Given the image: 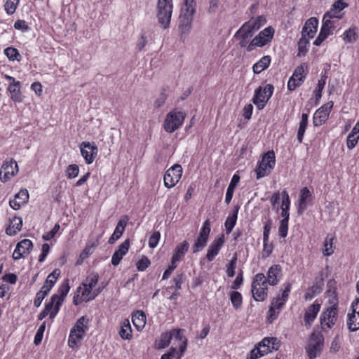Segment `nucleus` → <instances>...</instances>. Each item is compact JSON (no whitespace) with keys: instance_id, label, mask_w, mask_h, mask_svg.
Instances as JSON below:
<instances>
[{"instance_id":"f257e3e1","label":"nucleus","mask_w":359,"mask_h":359,"mask_svg":"<svg viewBox=\"0 0 359 359\" xmlns=\"http://www.w3.org/2000/svg\"><path fill=\"white\" fill-rule=\"evenodd\" d=\"M89 319L86 316L79 318L70 330L68 344L71 348L74 347L83 338L88 330Z\"/></svg>"},{"instance_id":"f03ea898","label":"nucleus","mask_w":359,"mask_h":359,"mask_svg":"<svg viewBox=\"0 0 359 359\" xmlns=\"http://www.w3.org/2000/svg\"><path fill=\"white\" fill-rule=\"evenodd\" d=\"M172 8V0L158 1L156 17L159 24L163 29H167L170 26Z\"/></svg>"},{"instance_id":"7ed1b4c3","label":"nucleus","mask_w":359,"mask_h":359,"mask_svg":"<svg viewBox=\"0 0 359 359\" xmlns=\"http://www.w3.org/2000/svg\"><path fill=\"white\" fill-rule=\"evenodd\" d=\"M267 290L268 283L264 274L262 273L256 274L251 286L253 299L257 302L264 301L267 297Z\"/></svg>"},{"instance_id":"20e7f679","label":"nucleus","mask_w":359,"mask_h":359,"mask_svg":"<svg viewBox=\"0 0 359 359\" xmlns=\"http://www.w3.org/2000/svg\"><path fill=\"white\" fill-rule=\"evenodd\" d=\"M276 164V156L273 151H269L265 153L261 161L255 170L256 172V178L259 180L265 176L269 175L273 169Z\"/></svg>"},{"instance_id":"39448f33","label":"nucleus","mask_w":359,"mask_h":359,"mask_svg":"<svg viewBox=\"0 0 359 359\" xmlns=\"http://www.w3.org/2000/svg\"><path fill=\"white\" fill-rule=\"evenodd\" d=\"M185 114L182 111L172 110L167 115L164 121L163 127L166 132L172 133L177 130L183 123Z\"/></svg>"},{"instance_id":"423d86ee","label":"nucleus","mask_w":359,"mask_h":359,"mask_svg":"<svg viewBox=\"0 0 359 359\" xmlns=\"http://www.w3.org/2000/svg\"><path fill=\"white\" fill-rule=\"evenodd\" d=\"M273 89V85L267 84L264 88L259 86L255 90L252 102L258 109H262L265 107L268 100L272 96Z\"/></svg>"},{"instance_id":"0eeeda50","label":"nucleus","mask_w":359,"mask_h":359,"mask_svg":"<svg viewBox=\"0 0 359 359\" xmlns=\"http://www.w3.org/2000/svg\"><path fill=\"white\" fill-rule=\"evenodd\" d=\"M274 29L271 27L260 32L247 46V51H252L255 46L262 47L270 42L273 38Z\"/></svg>"},{"instance_id":"6e6552de","label":"nucleus","mask_w":359,"mask_h":359,"mask_svg":"<svg viewBox=\"0 0 359 359\" xmlns=\"http://www.w3.org/2000/svg\"><path fill=\"white\" fill-rule=\"evenodd\" d=\"M308 73L307 65L304 63L298 66L294 71L292 76L290 78L287 83V88L290 90H294L300 86L304 82Z\"/></svg>"},{"instance_id":"1a4fd4ad","label":"nucleus","mask_w":359,"mask_h":359,"mask_svg":"<svg viewBox=\"0 0 359 359\" xmlns=\"http://www.w3.org/2000/svg\"><path fill=\"white\" fill-rule=\"evenodd\" d=\"M182 168L180 164L170 167L164 175V185L167 188L175 187L182 177Z\"/></svg>"},{"instance_id":"9d476101","label":"nucleus","mask_w":359,"mask_h":359,"mask_svg":"<svg viewBox=\"0 0 359 359\" xmlns=\"http://www.w3.org/2000/svg\"><path fill=\"white\" fill-rule=\"evenodd\" d=\"M183 332L184 330L182 329H174L169 332V334L171 336V341H172L173 345H175L171 349L173 351H176L177 349H179L181 352L180 355L178 356L177 359H180L181 355L184 353L187 347V340L184 336Z\"/></svg>"},{"instance_id":"9b49d317","label":"nucleus","mask_w":359,"mask_h":359,"mask_svg":"<svg viewBox=\"0 0 359 359\" xmlns=\"http://www.w3.org/2000/svg\"><path fill=\"white\" fill-rule=\"evenodd\" d=\"M210 232V222L209 219L204 222L202 228L201 229L199 236L193 245V252L196 253L206 245L208 238Z\"/></svg>"},{"instance_id":"f8f14e48","label":"nucleus","mask_w":359,"mask_h":359,"mask_svg":"<svg viewBox=\"0 0 359 359\" xmlns=\"http://www.w3.org/2000/svg\"><path fill=\"white\" fill-rule=\"evenodd\" d=\"M252 23H244L242 27L236 32L234 37L240 40L241 47H246L249 44L250 39L253 36L255 27Z\"/></svg>"},{"instance_id":"ddd939ff","label":"nucleus","mask_w":359,"mask_h":359,"mask_svg":"<svg viewBox=\"0 0 359 359\" xmlns=\"http://www.w3.org/2000/svg\"><path fill=\"white\" fill-rule=\"evenodd\" d=\"M18 171V166L13 158L5 161L0 170V180L6 182L13 177Z\"/></svg>"},{"instance_id":"4468645a","label":"nucleus","mask_w":359,"mask_h":359,"mask_svg":"<svg viewBox=\"0 0 359 359\" xmlns=\"http://www.w3.org/2000/svg\"><path fill=\"white\" fill-rule=\"evenodd\" d=\"M80 150L81 156L84 158L87 164H91L97 155V147L93 142H83L81 143Z\"/></svg>"},{"instance_id":"2eb2a0df","label":"nucleus","mask_w":359,"mask_h":359,"mask_svg":"<svg viewBox=\"0 0 359 359\" xmlns=\"http://www.w3.org/2000/svg\"><path fill=\"white\" fill-rule=\"evenodd\" d=\"M332 107L333 102H328L316 111L313 116L314 126H321L323 123L326 121L330 115Z\"/></svg>"},{"instance_id":"dca6fc26","label":"nucleus","mask_w":359,"mask_h":359,"mask_svg":"<svg viewBox=\"0 0 359 359\" xmlns=\"http://www.w3.org/2000/svg\"><path fill=\"white\" fill-rule=\"evenodd\" d=\"M338 309L336 308H327L320 316V320L323 327L326 326L330 329L336 323L337 319Z\"/></svg>"},{"instance_id":"f3484780","label":"nucleus","mask_w":359,"mask_h":359,"mask_svg":"<svg viewBox=\"0 0 359 359\" xmlns=\"http://www.w3.org/2000/svg\"><path fill=\"white\" fill-rule=\"evenodd\" d=\"M33 246L32 242L29 239H24L19 242L13 253L14 259H19L29 254Z\"/></svg>"},{"instance_id":"a211bd4d","label":"nucleus","mask_w":359,"mask_h":359,"mask_svg":"<svg viewBox=\"0 0 359 359\" xmlns=\"http://www.w3.org/2000/svg\"><path fill=\"white\" fill-rule=\"evenodd\" d=\"M312 201V195L307 187H304L301 189L300 196L299 199V204L297 208L298 215H301L306 209L309 204Z\"/></svg>"},{"instance_id":"6ab92c4d","label":"nucleus","mask_w":359,"mask_h":359,"mask_svg":"<svg viewBox=\"0 0 359 359\" xmlns=\"http://www.w3.org/2000/svg\"><path fill=\"white\" fill-rule=\"evenodd\" d=\"M128 219L129 218L126 215L123 216L119 219L113 234L109 238V244H114L117 240H118L121 238V236H122L125 231Z\"/></svg>"},{"instance_id":"aec40b11","label":"nucleus","mask_w":359,"mask_h":359,"mask_svg":"<svg viewBox=\"0 0 359 359\" xmlns=\"http://www.w3.org/2000/svg\"><path fill=\"white\" fill-rule=\"evenodd\" d=\"M62 304V299L58 298V294H53L50 298V302L45 306V309L49 311L50 318H54L60 311Z\"/></svg>"},{"instance_id":"412c9836","label":"nucleus","mask_w":359,"mask_h":359,"mask_svg":"<svg viewBox=\"0 0 359 359\" xmlns=\"http://www.w3.org/2000/svg\"><path fill=\"white\" fill-rule=\"evenodd\" d=\"M282 276V269L279 264L271 266L267 273L266 283L271 285H276Z\"/></svg>"},{"instance_id":"4be33fe9","label":"nucleus","mask_w":359,"mask_h":359,"mask_svg":"<svg viewBox=\"0 0 359 359\" xmlns=\"http://www.w3.org/2000/svg\"><path fill=\"white\" fill-rule=\"evenodd\" d=\"M318 25V20L316 18H309L304 24L302 31V35L304 37H307L308 39H311L314 36L315 34L317 32V27Z\"/></svg>"},{"instance_id":"5701e85b","label":"nucleus","mask_w":359,"mask_h":359,"mask_svg":"<svg viewBox=\"0 0 359 359\" xmlns=\"http://www.w3.org/2000/svg\"><path fill=\"white\" fill-rule=\"evenodd\" d=\"M320 309V304L316 301L312 305L308 307L304 314V322L306 327H310L311 323L316 319L318 313Z\"/></svg>"},{"instance_id":"b1692460","label":"nucleus","mask_w":359,"mask_h":359,"mask_svg":"<svg viewBox=\"0 0 359 359\" xmlns=\"http://www.w3.org/2000/svg\"><path fill=\"white\" fill-rule=\"evenodd\" d=\"M29 194L27 190H20L15 196V198L9 201L10 206L13 210H19L22 205L28 202Z\"/></svg>"},{"instance_id":"393cba45","label":"nucleus","mask_w":359,"mask_h":359,"mask_svg":"<svg viewBox=\"0 0 359 359\" xmlns=\"http://www.w3.org/2000/svg\"><path fill=\"white\" fill-rule=\"evenodd\" d=\"M130 248V241L128 239L123 242L118 249L115 251L111 257V264L117 266L123 259V257L127 254Z\"/></svg>"},{"instance_id":"a878e982","label":"nucleus","mask_w":359,"mask_h":359,"mask_svg":"<svg viewBox=\"0 0 359 359\" xmlns=\"http://www.w3.org/2000/svg\"><path fill=\"white\" fill-rule=\"evenodd\" d=\"M193 19L191 18H184V16H179V33L181 38H186L190 33L192 27Z\"/></svg>"},{"instance_id":"bb28decb","label":"nucleus","mask_w":359,"mask_h":359,"mask_svg":"<svg viewBox=\"0 0 359 359\" xmlns=\"http://www.w3.org/2000/svg\"><path fill=\"white\" fill-rule=\"evenodd\" d=\"M224 242L223 236L215 239L213 243L209 246L206 255L208 261H212L215 257L218 255L220 249L222 248Z\"/></svg>"},{"instance_id":"cd10ccee","label":"nucleus","mask_w":359,"mask_h":359,"mask_svg":"<svg viewBox=\"0 0 359 359\" xmlns=\"http://www.w3.org/2000/svg\"><path fill=\"white\" fill-rule=\"evenodd\" d=\"M99 280V275L97 273H92L87 278L88 283H83V290L82 292V297H88L91 294L92 289L95 286Z\"/></svg>"},{"instance_id":"c85d7f7f","label":"nucleus","mask_w":359,"mask_h":359,"mask_svg":"<svg viewBox=\"0 0 359 359\" xmlns=\"http://www.w3.org/2000/svg\"><path fill=\"white\" fill-rule=\"evenodd\" d=\"M196 13V2L194 0H184L180 9V16L191 18L193 19Z\"/></svg>"},{"instance_id":"c756f323","label":"nucleus","mask_w":359,"mask_h":359,"mask_svg":"<svg viewBox=\"0 0 359 359\" xmlns=\"http://www.w3.org/2000/svg\"><path fill=\"white\" fill-rule=\"evenodd\" d=\"M189 248V243L187 241H183L177 246L171 260L173 264H176L181 260L184 254L188 251Z\"/></svg>"},{"instance_id":"7c9ffc66","label":"nucleus","mask_w":359,"mask_h":359,"mask_svg":"<svg viewBox=\"0 0 359 359\" xmlns=\"http://www.w3.org/2000/svg\"><path fill=\"white\" fill-rule=\"evenodd\" d=\"M11 94V98L15 102L22 101V95L20 91V82L11 83L8 87Z\"/></svg>"},{"instance_id":"2f4dec72","label":"nucleus","mask_w":359,"mask_h":359,"mask_svg":"<svg viewBox=\"0 0 359 359\" xmlns=\"http://www.w3.org/2000/svg\"><path fill=\"white\" fill-rule=\"evenodd\" d=\"M282 195V204H281V216L283 217V219L289 220L290 217V199L288 194L286 191H283L281 194Z\"/></svg>"},{"instance_id":"473e14b6","label":"nucleus","mask_w":359,"mask_h":359,"mask_svg":"<svg viewBox=\"0 0 359 359\" xmlns=\"http://www.w3.org/2000/svg\"><path fill=\"white\" fill-rule=\"evenodd\" d=\"M132 321L137 330H142L146 324V316L143 311H137L132 316Z\"/></svg>"},{"instance_id":"72a5a7b5","label":"nucleus","mask_w":359,"mask_h":359,"mask_svg":"<svg viewBox=\"0 0 359 359\" xmlns=\"http://www.w3.org/2000/svg\"><path fill=\"white\" fill-rule=\"evenodd\" d=\"M10 225L6 229V233L8 236H14L22 229V220L21 217H14Z\"/></svg>"},{"instance_id":"f704fd0d","label":"nucleus","mask_w":359,"mask_h":359,"mask_svg":"<svg viewBox=\"0 0 359 359\" xmlns=\"http://www.w3.org/2000/svg\"><path fill=\"white\" fill-rule=\"evenodd\" d=\"M239 207L236 206L232 211V213L229 215L225 222V228L226 233H229L236 225Z\"/></svg>"},{"instance_id":"c9c22d12","label":"nucleus","mask_w":359,"mask_h":359,"mask_svg":"<svg viewBox=\"0 0 359 359\" xmlns=\"http://www.w3.org/2000/svg\"><path fill=\"white\" fill-rule=\"evenodd\" d=\"M271 63V57L268 55L262 57L252 67L255 74H259L266 69Z\"/></svg>"},{"instance_id":"e433bc0d","label":"nucleus","mask_w":359,"mask_h":359,"mask_svg":"<svg viewBox=\"0 0 359 359\" xmlns=\"http://www.w3.org/2000/svg\"><path fill=\"white\" fill-rule=\"evenodd\" d=\"M240 180V177L237 175H234L231 180L230 184L228 186L226 193V197H225V202L229 204L233 195L235 187H236L237 184L238 183Z\"/></svg>"},{"instance_id":"4c0bfd02","label":"nucleus","mask_w":359,"mask_h":359,"mask_svg":"<svg viewBox=\"0 0 359 359\" xmlns=\"http://www.w3.org/2000/svg\"><path fill=\"white\" fill-rule=\"evenodd\" d=\"M119 335L123 339L130 340L132 339V329L129 320L126 319L123 320L119 330Z\"/></svg>"},{"instance_id":"58836bf2","label":"nucleus","mask_w":359,"mask_h":359,"mask_svg":"<svg viewBox=\"0 0 359 359\" xmlns=\"http://www.w3.org/2000/svg\"><path fill=\"white\" fill-rule=\"evenodd\" d=\"M359 321L358 318V314L355 313H348V320H347V326L350 331L354 332L359 329Z\"/></svg>"},{"instance_id":"ea45409f","label":"nucleus","mask_w":359,"mask_h":359,"mask_svg":"<svg viewBox=\"0 0 359 359\" xmlns=\"http://www.w3.org/2000/svg\"><path fill=\"white\" fill-rule=\"evenodd\" d=\"M171 342V336L169 332L161 334L159 339L156 340L155 346L157 348L161 349L168 346Z\"/></svg>"},{"instance_id":"a19ab883","label":"nucleus","mask_w":359,"mask_h":359,"mask_svg":"<svg viewBox=\"0 0 359 359\" xmlns=\"http://www.w3.org/2000/svg\"><path fill=\"white\" fill-rule=\"evenodd\" d=\"M230 300L233 308L236 310L239 309L241 307L243 302V297L239 292L233 291L230 293Z\"/></svg>"},{"instance_id":"79ce46f5","label":"nucleus","mask_w":359,"mask_h":359,"mask_svg":"<svg viewBox=\"0 0 359 359\" xmlns=\"http://www.w3.org/2000/svg\"><path fill=\"white\" fill-rule=\"evenodd\" d=\"M322 346L309 342L306 348V352L310 359H314L316 358L317 354L319 353L322 350Z\"/></svg>"},{"instance_id":"37998d69","label":"nucleus","mask_w":359,"mask_h":359,"mask_svg":"<svg viewBox=\"0 0 359 359\" xmlns=\"http://www.w3.org/2000/svg\"><path fill=\"white\" fill-rule=\"evenodd\" d=\"M334 238L333 236L330 235H327V237L325 239L324 242V249H323V254L325 256L331 255L334 250L332 248V242H333Z\"/></svg>"},{"instance_id":"c03bdc74","label":"nucleus","mask_w":359,"mask_h":359,"mask_svg":"<svg viewBox=\"0 0 359 359\" xmlns=\"http://www.w3.org/2000/svg\"><path fill=\"white\" fill-rule=\"evenodd\" d=\"M70 289V286L69 285V280L65 279L64 282L61 284L60 286L57 293L56 294H58V298L62 299V302H64L65 297L68 294Z\"/></svg>"},{"instance_id":"a18cd8bd","label":"nucleus","mask_w":359,"mask_h":359,"mask_svg":"<svg viewBox=\"0 0 359 359\" xmlns=\"http://www.w3.org/2000/svg\"><path fill=\"white\" fill-rule=\"evenodd\" d=\"M269 338L265 337L258 344L257 347H260V352L262 353L261 355H265L267 353L271 352V346H270Z\"/></svg>"},{"instance_id":"49530a36","label":"nucleus","mask_w":359,"mask_h":359,"mask_svg":"<svg viewBox=\"0 0 359 359\" xmlns=\"http://www.w3.org/2000/svg\"><path fill=\"white\" fill-rule=\"evenodd\" d=\"M79 172V168L76 164H72L68 165L65 170V175L67 178L72 179L78 176Z\"/></svg>"},{"instance_id":"de8ad7c7","label":"nucleus","mask_w":359,"mask_h":359,"mask_svg":"<svg viewBox=\"0 0 359 359\" xmlns=\"http://www.w3.org/2000/svg\"><path fill=\"white\" fill-rule=\"evenodd\" d=\"M20 0H7L4 7L5 11L8 15H12L15 13Z\"/></svg>"},{"instance_id":"09e8293b","label":"nucleus","mask_w":359,"mask_h":359,"mask_svg":"<svg viewBox=\"0 0 359 359\" xmlns=\"http://www.w3.org/2000/svg\"><path fill=\"white\" fill-rule=\"evenodd\" d=\"M358 38V34L355 28H350L344 33V40L348 42H354Z\"/></svg>"},{"instance_id":"8fccbe9b","label":"nucleus","mask_w":359,"mask_h":359,"mask_svg":"<svg viewBox=\"0 0 359 359\" xmlns=\"http://www.w3.org/2000/svg\"><path fill=\"white\" fill-rule=\"evenodd\" d=\"M60 270L59 269H54L47 277L46 280V283H48L49 285H51L53 287L55 285L57 279L60 276Z\"/></svg>"},{"instance_id":"3c124183","label":"nucleus","mask_w":359,"mask_h":359,"mask_svg":"<svg viewBox=\"0 0 359 359\" xmlns=\"http://www.w3.org/2000/svg\"><path fill=\"white\" fill-rule=\"evenodd\" d=\"M5 55L8 57L10 60H19L18 57H20L18 50L13 47H8L4 50Z\"/></svg>"},{"instance_id":"603ef678","label":"nucleus","mask_w":359,"mask_h":359,"mask_svg":"<svg viewBox=\"0 0 359 359\" xmlns=\"http://www.w3.org/2000/svg\"><path fill=\"white\" fill-rule=\"evenodd\" d=\"M288 221L287 219H281L279 226V235L281 238H285L288 231Z\"/></svg>"},{"instance_id":"864d4df0","label":"nucleus","mask_w":359,"mask_h":359,"mask_svg":"<svg viewBox=\"0 0 359 359\" xmlns=\"http://www.w3.org/2000/svg\"><path fill=\"white\" fill-rule=\"evenodd\" d=\"M309 39L306 36H303L302 35V38L299 39L298 42V49H299V53L298 55H300L302 53L304 54V53L307 50L306 46L309 44Z\"/></svg>"},{"instance_id":"5fc2aeb1","label":"nucleus","mask_w":359,"mask_h":359,"mask_svg":"<svg viewBox=\"0 0 359 359\" xmlns=\"http://www.w3.org/2000/svg\"><path fill=\"white\" fill-rule=\"evenodd\" d=\"M237 257L235 255L231 260L226 269V273L229 277H233L235 275V269L236 268Z\"/></svg>"},{"instance_id":"6e6d98bb","label":"nucleus","mask_w":359,"mask_h":359,"mask_svg":"<svg viewBox=\"0 0 359 359\" xmlns=\"http://www.w3.org/2000/svg\"><path fill=\"white\" fill-rule=\"evenodd\" d=\"M150 260L144 256L137 263V269L140 271H143L150 265Z\"/></svg>"},{"instance_id":"4d7b16f0","label":"nucleus","mask_w":359,"mask_h":359,"mask_svg":"<svg viewBox=\"0 0 359 359\" xmlns=\"http://www.w3.org/2000/svg\"><path fill=\"white\" fill-rule=\"evenodd\" d=\"M330 34L325 30V29H320V32L318 36V37L316 39V40L314 41L313 42V44L315 46H320L322 42L330 35Z\"/></svg>"},{"instance_id":"13d9d810","label":"nucleus","mask_w":359,"mask_h":359,"mask_svg":"<svg viewBox=\"0 0 359 359\" xmlns=\"http://www.w3.org/2000/svg\"><path fill=\"white\" fill-rule=\"evenodd\" d=\"M252 23L251 25L255 27V31L259 29L262 25H263L265 22V18L262 16H259L256 19H251L250 20L246 22L245 23Z\"/></svg>"},{"instance_id":"bf43d9fd","label":"nucleus","mask_w":359,"mask_h":359,"mask_svg":"<svg viewBox=\"0 0 359 359\" xmlns=\"http://www.w3.org/2000/svg\"><path fill=\"white\" fill-rule=\"evenodd\" d=\"M309 342L323 346V336L319 332H313L311 335Z\"/></svg>"},{"instance_id":"052dcab7","label":"nucleus","mask_w":359,"mask_h":359,"mask_svg":"<svg viewBox=\"0 0 359 359\" xmlns=\"http://www.w3.org/2000/svg\"><path fill=\"white\" fill-rule=\"evenodd\" d=\"M359 137L353 134H349L347 137L346 144L349 149H353L358 143Z\"/></svg>"},{"instance_id":"680f3d73","label":"nucleus","mask_w":359,"mask_h":359,"mask_svg":"<svg viewBox=\"0 0 359 359\" xmlns=\"http://www.w3.org/2000/svg\"><path fill=\"white\" fill-rule=\"evenodd\" d=\"M160 236L161 235L158 231H155L153 233V234L150 236L149 241V245L150 248H154L157 246L160 239Z\"/></svg>"},{"instance_id":"e2e57ef3","label":"nucleus","mask_w":359,"mask_h":359,"mask_svg":"<svg viewBox=\"0 0 359 359\" xmlns=\"http://www.w3.org/2000/svg\"><path fill=\"white\" fill-rule=\"evenodd\" d=\"M280 199V194L279 192H275L271 198V203L272 208L276 210V212L279 210V202Z\"/></svg>"},{"instance_id":"0e129e2a","label":"nucleus","mask_w":359,"mask_h":359,"mask_svg":"<svg viewBox=\"0 0 359 359\" xmlns=\"http://www.w3.org/2000/svg\"><path fill=\"white\" fill-rule=\"evenodd\" d=\"M263 244H264V249H263V252H262V257L266 258L271 255V254L273 251V246L272 243L269 244V241L265 242L263 241Z\"/></svg>"},{"instance_id":"69168bd1","label":"nucleus","mask_w":359,"mask_h":359,"mask_svg":"<svg viewBox=\"0 0 359 359\" xmlns=\"http://www.w3.org/2000/svg\"><path fill=\"white\" fill-rule=\"evenodd\" d=\"M60 227V226L58 224H55L54 227L53 228V229L50 231L43 235V239L44 241H50L52 238H53L54 236H55V234L57 233V232L59 231Z\"/></svg>"},{"instance_id":"338daca9","label":"nucleus","mask_w":359,"mask_h":359,"mask_svg":"<svg viewBox=\"0 0 359 359\" xmlns=\"http://www.w3.org/2000/svg\"><path fill=\"white\" fill-rule=\"evenodd\" d=\"M319 288L317 286H312L309 287L304 294L305 299H311L317 293H319Z\"/></svg>"},{"instance_id":"774afa93","label":"nucleus","mask_w":359,"mask_h":359,"mask_svg":"<svg viewBox=\"0 0 359 359\" xmlns=\"http://www.w3.org/2000/svg\"><path fill=\"white\" fill-rule=\"evenodd\" d=\"M184 274L182 273H177L175 276L173 281L175 283V287L176 290L181 289V285H182V283L184 282Z\"/></svg>"}]
</instances>
